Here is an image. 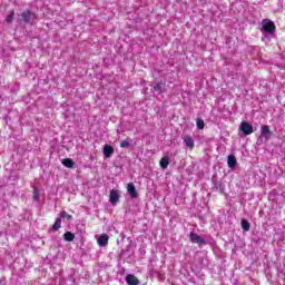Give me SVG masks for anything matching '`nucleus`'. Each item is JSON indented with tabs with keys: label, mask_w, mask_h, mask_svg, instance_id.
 I'll return each instance as SVG.
<instances>
[{
	"label": "nucleus",
	"mask_w": 285,
	"mask_h": 285,
	"mask_svg": "<svg viewBox=\"0 0 285 285\" xmlns=\"http://www.w3.org/2000/svg\"><path fill=\"white\" fill-rule=\"evenodd\" d=\"M169 164H170V158L168 156L163 157L159 161L160 168H163V170H166Z\"/></svg>",
	"instance_id": "10"
},
{
	"label": "nucleus",
	"mask_w": 285,
	"mask_h": 285,
	"mask_svg": "<svg viewBox=\"0 0 285 285\" xmlns=\"http://www.w3.org/2000/svg\"><path fill=\"white\" fill-rule=\"evenodd\" d=\"M62 165H65L66 168H75V161L70 158L62 159Z\"/></svg>",
	"instance_id": "14"
},
{
	"label": "nucleus",
	"mask_w": 285,
	"mask_h": 285,
	"mask_svg": "<svg viewBox=\"0 0 285 285\" xmlns=\"http://www.w3.org/2000/svg\"><path fill=\"white\" fill-rule=\"evenodd\" d=\"M60 219H67L68 222H70V219H72V215L68 214V212L62 210L60 213Z\"/></svg>",
	"instance_id": "16"
},
{
	"label": "nucleus",
	"mask_w": 285,
	"mask_h": 285,
	"mask_svg": "<svg viewBox=\"0 0 285 285\" xmlns=\"http://www.w3.org/2000/svg\"><path fill=\"white\" fill-rule=\"evenodd\" d=\"M196 126H197V128H198L199 130H204V126H205L204 119L198 118L197 121H196Z\"/></svg>",
	"instance_id": "20"
},
{
	"label": "nucleus",
	"mask_w": 285,
	"mask_h": 285,
	"mask_svg": "<svg viewBox=\"0 0 285 285\" xmlns=\"http://www.w3.org/2000/svg\"><path fill=\"white\" fill-rule=\"evenodd\" d=\"M130 147V142L128 140H122L120 142V148H129Z\"/></svg>",
	"instance_id": "21"
},
{
	"label": "nucleus",
	"mask_w": 285,
	"mask_h": 285,
	"mask_svg": "<svg viewBox=\"0 0 285 285\" xmlns=\"http://www.w3.org/2000/svg\"><path fill=\"white\" fill-rule=\"evenodd\" d=\"M242 228H243V230H250V223H248V220H246V219H243Z\"/></svg>",
	"instance_id": "18"
},
{
	"label": "nucleus",
	"mask_w": 285,
	"mask_h": 285,
	"mask_svg": "<svg viewBox=\"0 0 285 285\" xmlns=\"http://www.w3.org/2000/svg\"><path fill=\"white\" fill-rule=\"evenodd\" d=\"M126 282L128 285H139V279L132 274L127 275Z\"/></svg>",
	"instance_id": "9"
},
{
	"label": "nucleus",
	"mask_w": 285,
	"mask_h": 285,
	"mask_svg": "<svg viewBox=\"0 0 285 285\" xmlns=\"http://www.w3.org/2000/svg\"><path fill=\"white\" fill-rule=\"evenodd\" d=\"M109 202L112 206H116L117 202H119V191L111 189L109 194Z\"/></svg>",
	"instance_id": "5"
},
{
	"label": "nucleus",
	"mask_w": 285,
	"mask_h": 285,
	"mask_svg": "<svg viewBox=\"0 0 285 285\" xmlns=\"http://www.w3.org/2000/svg\"><path fill=\"white\" fill-rule=\"evenodd\" d=\"M65 242H75V234L72 232H66L63 234Z\"/></svg>",
	"instance_id": "15"
},
{
	"label": "nucleus",
	"mask_w": 285,
	"mask_h": 285,
	"mask_svg": "<svg viewBox=\"0 0 285 285\" xmlns=\"http://www.w3.org/2000/svg\"><path fill=\"white\" fill-rule=\"evenodd\" d=\"M262 137H264V139H271V128H268L266 125L263 126Z\"/></svg>",
	"instance_id": "13"
},
{
	"label": "nucleus",
	"mask_w": 285,
	"mask_h": 285,
	"mask_svg": "<svg viewBox=\"0 0 285 285\" xmlns=\"http://www.w3.org/2000/svg\"><path fill=\"white\" fill-rule=\"evenodd\" d=\"M22 18H23V21H26V23H30V21H35L36 16L30 11H24L22 13Z\"/></svg>",
	"instance_id": "7"
},
{
	"label": "nucleus",
	"mask_w": 285,
	"mask_h": 285,
	"mask_svg": "<svg viewBox=\"0 0 285 285\" xmlns=\"http://www.w3.org/2000/svg\"><path fill=\"white\" fill-rule=\"evenodd\" d=\"M102 155L106 159H110L115 155V147L110 145H105L102 148Z\"/></svg>",
	"instance_id": "3"
},
{
	"label": "nucleus",
	"mask_w": 285,
	"mask_h": 285,
	"mask_svg": "<svg viewBox=\"0 0 285 285\" xmlns=\"http://www.w3.org/2000/svg\"><path fill=\"white\" fill-rule=\"evenodd\" d=\"M14 19V11H10L9 14L6 17L7 23H12V20Z\"/></svg>",
	"instance_id": "19"
},
{
	"label": "nucleus",
	"mask_w": 285,
	"mask_h": 285,
	"mask_svg": "<svg viewBox=\"0 0 285 285\" xmlns=\"http://www.w3.org/2000/svg\"><path fill=\"white\" fill-rule=\"evenodd\" d=\"M240 132L244 135H253V125L248 124L247 121H243L239 126Z\"/></svg>",
	"instance_id": "2"
},
{
	"label": "nucleus",
	"mask_w": 285,
	"mask_h": 285,
	"mask_svg": "<svg viewBox=\"0 0 285 285\" xmlns=\"http://www.w3.org/2000/svg\"><path fill=\"white\" fill-rule=\"evenodd\" d=\"M227 166L228 168H235V166H237V158H235V156L230 155L227 158Z\"/></svg>",
	"instance_id": "11"
},
{
	"label": "nucleus",
	"mask_w": 285,
	"mask_h": 285,
	"mask_svg": "<svg viewBox=\"0 0 285 285\" xmlns=\"http://www.w3.org/2000/svg\"><path fill=\"white\" fill-rule=\"evenodd\" d=\"M184 144L187 146L189 150H193V148H195V140L190 136L184 137Z\"/></svg>",
	"instance_id": "8"
},
{
	"label": "nucleus",
	"mask_w": 285,
	"mask_h": 285,
	"mask_svg": "<svg viewBox=\"0 0 285 285\" xmlns=\"http://www.w3.org/2000/svg\"><path fill=\"white\" fill-rule=\"evenodd\" d=\"M33 199L36 202H39V189H37V188L33 189Z\"/></svg>",
	"instance_id": "22"
},
{
	"label": "nucleus",
	"mask_w": 285,
	"mask_h": 285,
	"mask_svg": "<svg viewBox=\"0 0 285 285\" xmlns=\"http://www.w3.org/2000/svg\"><path fill=\"white\" fill-rule=\"evenodd\" d=\"M59 228H61V217L56 218V222L52 225V230H59Z\"/></svg>",
	"instance_id": "17"
},
{
	"label": "nucleus",
	"mask_w": 285,
	"mask_h": 285,
	"mask_svg": "<svg viewBox=\"0 0 285 285\" xmlns=\"http://www.w3.org/2000/svg\"><path fill=\"white\" fill-rule=\"evenodd\" d=\"M127 191L132 199H137V197H139V194H137V189L135 188V184L132 183L127 185Z\"/></svg>",
	"instance_id": "6"
},
{
	"label": "nucleus",
	"mask_w": 285,
	"mask_h": 285,
	"mask_svg": "<svg viewBox=\"0 0 285 285\" xmlns=\"http://www.w3.org/2000/svg\"><path fill=\"white\" fill-rule=\"evenodd\" d=\"M108 239H109L108 235H106V234L100 235L98 238V245L99 246H108Z\"/></svg>",
	"instance_id": "12"
},
{
	"label": "nucleus",
	"mask_w": 285,
	"mask_h": 285,
	"mask_svg": "<svg viewBox=\"0 0 285 285\" xmlns=\"http://www.w3.org/2000/svg\"><path fill=\"white\" fill-rule=\"evenodd\" d=\"M189 239L193 244H198L199 246H202V244H206V240L202 238V236L197 235L196 233H190Z\"/></svg>",
	"instance_id": "4"
},
{
	"label": "nucleus",
	"mask_w": 285,
	"mask_h": 285,
	"mask_svg": "<svg viewBox=\"0 0 285 285\" xmlns=\"http://www.w3.org/2000/svg\"><path fill=\"white\" fill-rule=\"evenodd\" d=\"M262 27H263L264 32H267V35H273V32H275V28H276L275 22H273L269 19H264L262 21Z\"/></svg>",
	"instance_id": "1"
},
{
	"label": "nucleus",
	"mask_w": 285,
	"mask_h": 285,
	"mask_svg": "<svg viewBox=\"0 0 285 285\" xmlns=\"http://www.w3.org/2000/svg\"><path fill=\"white\" fill-rule=\"evenodd\" d=\"M159 88H160V86H159V85H156V86L154 87V90L159 91Z\"/></svg>",
	"instance_id": "23"
}]
</instances>
